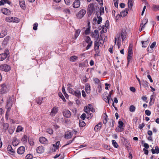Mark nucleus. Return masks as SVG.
Instances as JSON below:
<instances>
[{
    "mask_svg": "<svg viewBox=\"0 0 159 159\" xmlns=\"http://www.w3.org/2000/svg\"><path fill=\"white\" fill-rule=\"evenodd\" d=\"M1 89H0V94H3L8 92L10 90L9 86L5 83L2 84L1 85Z\"/></svg>",
    "mask_w": 159,
    "mask_h": 159,
    "instance_id": "f257e3e1",
    "label": "nucleus"
},
{
    "mask_svg": "<svg viewBox=\"0 0 159 159\" xmlns=\"http://www.w3.org/2000/svg\"><path fill=\"white\" fill-rule=\"evenodd\" d=\"M15 103V100L13 97H9L8 100H7L6 106L7 107V112L10 111L11 108L13 104Z\"/></svg>",
    "mask_w": 159,
    "mask_h": 159,
    "instance_id": "f03ea898",
    "label": "nucleus"
},
{
    "mask_svg": "<svg viewBox=\"0 0 159 159\" xmlns=\"http://www.w3.org/2000/svg\"><path fill=\"white\" fill-rule=\"evenodd\" d=\"M95 9L94 5L93 3H90L88 5L87 11V14L89 17H90L93 11H95Z\"/></svg>",
    "mask_w": 159,
    "mask_h": 159,
    "instance_id": "7ed1b4c3",
    "label": "nucleus"
},
{
    "mask_svg": "<svg viewBox=\"0 0 159 159\" xmlns=\"http://www.w3.org/2000/svg\"><path fill=\"white\" fill-rule=\"evenodd\" d=\"M10 57V52L8 49H6L3 53L0 54V61H3L6 58Z\"/></svg>",
    "mask_w": 159,
    "mask_h": 159,
    "instance_id": "20e7f679",
    "label": "nucleus"
},
{
    "mask_svg": "<svg viewBox=\"0 0 159 159\" xmlns=\"http://www.w3.org/2000/svg\"><path fill=\"white\" fill-rule=\"evenodd\" d=\"M0 70L6 72H8L11 70V67L8 65L3 64L0 65Z\"/></svg>",
    "mask_w": 159,
    "mask_h": 159,
    "instance_id": "39448f33",
    "label": "nucleus"
},
{
    "mask_svg": "<svg viewBox=\"0 0 159 159\" xmlns=\"http://www.w3.org/2000/svg\"><path fill=\"white\" fill-rule=\"evenodd\" d=\"M86 10L85 9H82L79 11L76 15V16L78 19L82 18L86 14Z\"/></svg>",
    "mask_w": 159,
    "mask_h": 159,
    "instance_id": "423d86ee",
    "label": "nucleus"
},
{
    "mask_svg": "<svg viewBox=\"0 0 159 159\" xmlns=\"http://www.w3.org/2000/svg\"><path fill=\"white\" fill-rule=\"evenodd\" d=\"M85 41L86 43L88 44L86 47V49L88 50L92 46L93 41L91 40L90 37L89 36H86V38L85 39Z\"/></svg>",
    "mask_w": 159,
    "mask_h": 159,
    "instance_id": "0eeeda50",
    "label": "nucleus"
},
{
    "mask_svg": "<svg viewBox=\"0 0 159 159\" xmlns=\"http://www.w3.org/2000/svg\"><path fill=\"white\" fill-rule=\"evenodd\" d=\"M124 124L122 120H119L118 121V129L117 128L116 129V131L117 130L119 132H122L124 129Z\"/></svg>",
    "mask_w": 159,
    "mask_h": 159,
    "instance_id": "6e6552de",
    "label": "nucleus"
},
{
    "mask_svg": "<svg viewBox=\"0 0 159 159\" xmlns=\"http://www.w3.org/2000/svg\"><path fill=\"white\" fill-rule=\"evenodd\" d=\"M120 143L122 146L130 145V143L128 139L122 136H120Z\"/></svg>",
    "mask_w": 159,
    "mask_h": 159,
    "instance_id": "1a4fd4ad",
    "label": "nucleus"
},
{
    "mask_svg": "<svg viewBox=\"0 0 159 159\" xmlns=\"http://www.w3.org/2000/svg\"><path fill=\"white\" fill-rule=\"evenodd\" d=\"M126 34L127 33L125 30L124 29H122L121 30L120 35L119 36V37L118 38V39H119V38H120V36H121L122 39V41H123L125 39Z\"/></svg>",
    "mask_w": 159,
    "mask_h": 159,
    "instance_id": "9d476101",
    "label": "nucleus"
},
{
    "mask_svg": "<svg viewBox=\"0 0 159 159\" xmlns=\"http://www.w3.org/2000/svg\"><path fill=\"white\" fill-rule=\"evenodd\" d=\"M62 114L65 117L69 118L71 116V113L68 109H66L64 110Z\"/></svg>",
    "mask_w": 159,
    "mask_h": 159,
    "instance_id": "9b49d317",
    "label": "nucleus"
},
{
    "mask_svg": "<svg viewBox=\"0 0 159 159\" xmlns=\"http://www.w3.org/2000/svg\"><path fill=\"white\" fill-rule=\"evenodd\" d=\"M103 99L106 103H108L109 104V100L110 98L107 95V92L104 93L102 96Z\"/></svg>",
    "mask_w": 159,
    "mask_h": 159,
    "instance_id": "f8f14e48",
    "label": "nucleus"
},
{
    "mask_svg": "<svg viewBox=\"0 0 159 159\" xmlns=\"http://www.w3.org/2000/svg\"><path fill=\"white\" fill-rule=\"evenodd\" d=\"M91 36L93 38L96 39L97 40L99 38L98 31V30H96L94 31V33L92 32L91 33Z\"/></svg>",
    "mask_w": 159,
    "mask_h": 159,
    "instance_id": "ddd939ff",
    "label": "nucleus"
},
{
    "mask_svg": "<svg viewBox=\"0 0 159 159\" xmlns=\"http://www.w3.org/2000/svg\"><path fill=\"white\" fill-rule=\"evenodd\" d=\"M1 11L2 13L7 15H9L11 13L9 10L6 8H4L1 9Z\"/></svg>",
    "mask_w": 159,
    "mask_h": 159,
    "instance_id": "4468645a",
    "label": "nucleus"
},
{
    "mask_svg": "<svg viewBox=\"0 0 159 159\" xmlns=\"http://www.w3.org/2000/svg\"><path fill=\"white\" fill-rule=\"evenodd\" d=\"M25 148L24 147L22 146L19 147L17 150V152L19 154H22L25 152Z\"/></svg>",
    "mask_w": 159,
    "mask_h": 159,
    "instance_id": "2eb2a0df",
    "label": "nucleus"
},
{
    "mask_svg": "<svg viewBox=\"0 0 159 159\" xmlns=\"http://www.w3.org/2000/svg\"><path fill=\"white\" fill-rule=\"evenodd\" d=\"M39 140L41 143L44 144H48V140L47 139L44 137H41L39 138Z\"/></svg>",
    "mask_w": 159,
    "mask_h": 159,
    "instance_id": "dca6fc26",
    "label": "nucleus"
},
{
    "mask_svg": "<svg viewBox=\"0 0 159 159\" xmlns=\"http://www.w3.org/2000/svg\"><path fill=\"white\" fill-rule=\"evenodd\" d=\"M7 150L9 154L11 155H14L15 152L12 149L11 146L10 145H8L7 148Z\"/></svg>",
    "mask_w": 159,
    "mask_h": 159,
    "instance_id": "f3484780",
    "label": "nucleus"
},
{
    "mask_svg": "<svg viewBox=\"0 0 159 159\" xmlns=\"http://www.w3.org/2000/svg\"><path fill=\"white\" fill-rule=\"evenodd\" d=\"M58 111V107H54L51 110L50 115L52 116H55Z\"/></svg>",
    "mask_w": 159,
    "mask_h": 159,
    "instance_id": "a211bd4d",
    "label": "nucleus"
},
{
    "mask_svg": "<svg viewBox=\"0 0 159 159\" xmlns=\"http://www.w3.org/2000/svg\"><path fill=\"white\" fill-rule=\"evenodd\" d=\"M10 38V37L9 36H7L2 41V45L4 46L6 45L8 43Z\"/></svg>",
    "mask_w": 159,
    "mask_h": 159,
    "instance_id": "6ab92c4d",
    "label": "nucleus"
},
{
    "mask_svg": "<svg viewBox=\"0 0 159 159\" xmlns=\"http://www.w3.org/2000/svg\"><path fill=\"white\" fill-rule=\"evenodd\" d=\"M129 9L128 8H126L125 9V10L122 11L120 12V16L122 17H125L128 13Z\"/></svg>",
    "mask_w": 159,
    "mask_h": 159,
    "instance_id": "aec40b11",
    "label": "nucleus"
},
{
    "mask_svg": "<svg viewBox=\"0 0 159 159\" xmlns=\"http://www.w3.org/2000/svg\"><path fill=\"white\" fill-rule=\"evenodd\" d=\"M36 152L38 153L39 154L43 153L44 152V148L42 146H39L36 149Z\"/></svg>",
    "mask_w": 159,
    "mask_h": 159,
    "instance_id": "412c9836",
    "label": "nucleus"
},
{
    "mask_svg": "<svg viewBox=\"0 0 159 159\" xmlns=\"http://www.w3.org/2000/svg\"><path fill=\"white\" fill-rule=\"evenodd\" d=\"M13 141L12 142V144L14 146H17L19 143V140L16 137H14Z\"/></svg>",
    "mask_w": 159,
    "mask_h": 159,
    "instance_id": "4be33fe9",
    "label": "nucleus"
},
{
    "mask_svg": "<svg viewBox=\"0 0 159 159\" xmlns=\"http://www.w3.org/2000/svg\"><path fill=\"white\" fill-rule=\"evenodd\" d=\"M80 1H75L73 3V7L74 8H78L80 7Z\"/></svg>",
    "mask_w": 159,
    "mask_h": 159,
    "instance_id": "5701e85b",
    "label": "nucleus"
},
{
    "mask_svg": "<svg viewBox=\"0 0 159 159\" xmlns=\"http://www.w3.org/2000/svg\"><path fill=\"white\" fill-rule=\"evenodd\" d=\"M19 3L20 7L23 9H25V4L24 0H20Z\"/></svg>",
    "mask_w": 159,
    "mask_h": 159,
    "instance_id": "b1692460",
    "label": "nucleus"
},
{
    "mask_svg": "<svg viewBox=\"0 0 159 159\" xmlns=\"http://www.w3.org/2000/svg\"><path fill=\"white\" fill-rule=\"evenodd\" d=\"M72 135L73 134L71 132L67 131L65 133V138L67 139H69L72 137Z\"/></svg>",
    "mask_w": 159,
    "mask_h": 159,
    "instance_id": "393cba45",
    "label": "nucleus"
},
{
    "mask_svg": "<svg viewBox=\"0 0 159 159\" xmlns=\"http://www.w3.org/2000/svg\"><path fill=\"white\" fill-rule=\"evenodd\" d=\"M80 32L81 30L80 29H78L76 30L75 31L74 37H73L72 38L75 40L79 36Z\"/></svg>",
    "mask_w": 159,
    "mask_h": 159,
    "instance_id": "a878e982",
    "label": "nucleus"
},
{
    "mask_svg": "<svg viewBox=\"0 0 159 159\" xmlns=\"http://www.w3.org/2000/svg\"><path fill=\"white\" fill-rule=\"evenodd\" d=\"M132 48V45L130 44L128 47V55H133Z\"/></svg>",
    "mask_w": 159,
    "mask_h": 159,
    "instance_id": "bb28decb",
    "label": "nucleus"
},
{
    "mask_svg": "<svg viewBox=\"0 0 159 159\" xmlns=\"http://www.w3.org/2000/svg\"><path fill=\"white\" fill-rule=\"evenodd\" d=\"M152 153L153 154L157 153L158 154L159 153V148L158 146H156L155 147V150L153 148L151 149Z\"/></svg>",
    "mask_w": 159,
    "mask_h": 159,
    "instance_id": "cd10ccee",
    "label": "nucleus"
},
{
    "mask_svg": "<svg viewBox=\"0 0 159 159\" xmlns=\"http://www.w3.org/2000/svg\"><path fill=\"white\" fill-rule=\"evenodd\" d=\"M7 34V30H2L0 34V38H2Z\"/></svg>",
    "mask_w": 159,
    "mask_h": 159,
    "instance_id": "c85d7f7f",
    "label": "nucleus"
},
{
    "mask_svg": "<svg viewBox=\"0 0 159 159\" xmlns=\"http://www.w3.org/2000/svg\"><path fill=\"white\" fill-rule=\"evenodd\" d=\"M72 95H75L76 97L79 98L81 97V93L80 90H77L74 91L73 93V94Z\"/></svg>",
    "mask_w": 159,
    "mask_h": 159,
    "instance_id": "c756f323",
    "label": "nucleus"
},
{
    "mask_svg": "<svg viewBox=\"0 0 159 159\" xmlns=\"http://www.w3.org/2000/svg\"><path fill=\"white\" fill-rule=\"evenodd\" d=\"M152 10L154 11H159V5L153 4L152 7Z\"/></svg>",
    "mask_w": 159,
    "mask_h": 159,
    "instance_id": "7c9ffc66",
    "label": "nucleus"
},
{
    "mask_svg": "<svg viewBox=\"0 0 159 159\" xmlns=\"http://www.w3.org/2000/svg\"><path fill=\"white\" fill-rule=\"evenodd\" d=\"M102 125V123H99L94 128V130L95 131H98V130L101 128Z\"/></svg>",
    "mask_w": 159,
    "mask_h": 159,
    "instance_id": "2f4dec72",
    "label": "nucleus"
},
{
    "mask_svg": "<svg viewBox=\"0 0 159 159\" xmlns=\"http://www.w3.org/2000/svg\"><path fill=\"white\" fill-rule=\"evenodd\" d=\"M3 131L4 132H5L9 128V124L7 123H4L3 124Z\"/></svg>",
    "mask_w": 159,
    "mask_h": 159,
    "instance_id": "473e14b6",
    "label": "nucleus"
},
{
    "mask_svg": "<svg viewBox=\"0 0 159 159\" xmlns=\"http://www.w3.org/2000/svg\"><path fill=\"white\" fill-rule=\"evenodd\" d=\"M85 89L86 93L88 94H89L90 93V86L89 84L87 83V85L85 87Z\"/></svg>",
    "mask_w": 159,
    "mask_h": 159,
    "instance_id": "72a5a7b5",
    "label": "nucleus"
},
{
    "mask_svg": "<svg viewBox=\"0 0 159 159\" xmlns=\"http://www.w3.org/2000/svg\"><path fill=\"white\" fill-rule=\"evenodd\" d=\"M78 57L75 55H73L70 57V61L72 62H75L78 59Z\"/></svg>",
    "mask_w": 159,
    "mask_h": 159,
    "instance_id": "f704fd0d",
    "label": "nucleus"
},
{
    "mask_svg": "<svg viewBox=\"0 0 159 159\" xmlns=\"http://www.w3.org/2000/svg\"><path fill=\"white\" fill-rule=\"evenodd\" d=\"M28 137L27 136L24 134L21 139V141L23 143H25L27 142Z\"/></svg>",
    "mask_w": 159,
    "mask_h": 159,
    "instance_id": "c9c22d12",
    "label": "nucleus"
},
{
    "mask_svg": "<svg viewBox=\"0 0 159 159\" xmlns=\"http://www.w3.org/2000/svg\"><path fill=\"white\" fill-rule=\"evenodd\" d=\"M142 23L140 24V27L141 26H142V28L144 29L145 27L146 24L148 22V20L147 19H145L143 20V21H142Z\"/></svg>",
    "mask_w": 159,
    "mask_h": 159,
    "instance_id": "e433bc0d",
    "label": "nucleus"
},
{
    "mask_svg": "<svg viewBox=\"0 0 159 159\" xmlns=\"http://www.w3.org/2000/svg\"><path fill=\"white\" fill-rule=\"evenodd\" d=\"M43 98L42 97H39L36 99V102L38 104L41 105V104Z\"/></svg>",
    "mask_w": 159,
    "mask_h": 159,
    "instance_id": "4c0bfd02",
    "label": "nucleus"
},
{
    "mask_svg": "<svg viewBox=\"0 0 159 159\" xmlns=\"http://www.w3.org/2000/svg\"><path fill=\"white\" fill-rule=\"evenodd\" d=\"M66 117L62 118L61 119V121L64 124H67L70 120L66 118Z\"/></svg>",
    "mask_w": 159,
    "mask_h": 159,
    "instance_id": "58836bf2",
    "label": "nucleus"
},
{
    "mask_svg": "<svg viewBox=\"0 0 159 159\" xmlns=\"http://www.w3.org/2000/svg\"><path fill=\"white\" fill-rule=\"evenodd\" d=\"M99 43L95 41L94 42V50L95 51H96V49L99 50Z\"/></svg>",
    "mask_w": 159,
    "mask_h": 159,
    "instance_id": "ea45409f",
    "label": "nucleus"
},
{
    "mask_svg": "<svg viewBox=\"0 0 159 159\" xmlns=\"http://www.w3.org/2000/svg\"><path fill=\"white\" fill-rule=\"evenodd\" d=\"M149 41L148 40L145 41H142L141 43L142 44V47L143 48L146 47L148 45Z\"/></svg>",
    "mask_w": 159,
    "mask_h": 159,
    "instance_id": "a19ab883",
    "label": "nucleus"
},
{
    "mask_svg": "<svg viewBox=\"0 0 159 159\" xmlns=\"http://www.w3.org/2000/svg\"><path fill=\"white\" fill-rule=\"evenodd\" d=\"M88 107L89 111H91L93 112H95V109L93 108V106L91 104H89Z\"/></svg>",
    "mask_w": 159,
    "mask_h": 159,
    "instance_id": "79ce46f5",
    "label": "nucleus"
},
{
    "mask_svg": "<svg viewBox=\"0 0 159 159\" xmlns=\"http://www.w3.org/2000/svg\"><path fill=\"white\" fill-rule=\"evenodd\" d=\"M62 93H63L64 95L66 98V99H68V98L69 97V95L66 93V91H65V87H64V86H63L62 87Z\"/></svg>",
    "mask_w": 159,
    "mask_h": 159,
    "instance_id": "37998d69",
    "label": "nucleus"
},
{
    "mask_svg": "<svg viewBox=\"0 0 159 159\" xmlns=\"http://www.w3.org/2000/svg\"><path fill=\"white\" fill-rule=\"evenodd\" d=\"M133 0H128V8L129 9H131L133 7Z\"/></svg>",
    "mask_w": 159,
    "mask_h": 159,
    "instance_id": "c03bdc74",
    "label": "nucleus"
},
{
    "mask_svg": "<svg viewBox=\"0 0 159 159\" xmlns=\"http://www.w3.org/2000/svg\"><path fill=\"white\" fill-rule=\"evenodd\" d=\"M104 118L103 120V122L104 124H106L107 123V119L108 118L106 112L104 113Z\"/></svg>",
    "mask_w": 159,
    "mask_h": 159,
    "instance_id": "a18cd8bd",
    "label": "nucleus"
},
{
    "mask_svg": "<svg viewBox=\"0 0 159 159\" xmlns=\"http://www.w3.org/2000/svg\"><path fill=\"white\" fill-rule=\"evenodd\" d=\"M85 112H86L87 113V116L88 117H87V118L89 120L91 119L93 116V114L92 113H89L88 111H85Z\"/></svg>",
    "mask_w": 159,
    "mask_h": 159,
    "instance_id": "49530a36",
    "label": "nucleus"
},
{
    "mask_svg": "<svg viewBox=\"0 0 159 159\" xmlns=\"http://www.w3.org/2000/svg\"><path fill=\"white\" fill-rule=\"evenodd\" d=\"M58 96L62 100L63 102H66V101L65 98L61 92L59 93Z\"/></svg>",
    "mask_w": 159,
    "mask_h": 159,
    "instance_id": "de8ad7c7",
    "label": "nucleus"
},
{
    "mask_svg": "<svg viewBox=\"0 0 159 159\" xmlns=\"http://www.w3.org/2000/svg\"><path fill=\"white\" fill-rule=\"evenodd\" d=\"M112 144L113 146H114V147L115 148H117L118 147L119 145L117 143H116V141L115 140H112Z\"/></svg>",
    "mask_w": 159,
    "mask_h": 159,
    "instance_id": "09e8293b",
    "label": "nucleus"
},
{
    "mask_svg": "<svg viewBox=\"0 0 159 159\" xmlns=\"http://www.w3.org/2000/svg\"><path fill=\"white\" fill-rule=\"evenodd\" d=\"M13 18V17L9 16L6 17L5 18V20L7 22H12Z\"/></svg>",
    "mask_w": 159,
    "mask_h": 159,
    "instance_id": "8fccbe9b",
    "label": "nucleus"
},
{
    "mask_svg": "<svg viewBox=\"0 0 159 159\" xmlns=\"http://www.w3.org/2000/svg\"><path fill=\"white\" fill-rule=\"evenodd\" d=\"M13 18L12 22L17 23L20 22V20L18 18L15 17H13Z\"/></svg>",
    "mask_w": 159,
    "mask_h": 159,
    "instance_id": "3c124183",
    "label": "nucleus"
},
{
    "mask_svg": "<svg viewBox=\"0 0 159 159\" xmlns=\"http://www.w3.org/2000/svg\"><path fill=\"white\" fill-rule=\"evenodd\" d=\"M85 122L83 120H79V125L80 127H83L85 125Z\"/></svg>",
    "mask_w": 159,
    "mask_h": 159,
    "instance_id": "603ef678",
    "label": "nucleus"
},
{
    "mask_svg": "<svg viewBox=\"0 0 159 159\" xmlns=\"http://www.w3.org/2000/svg\"><path fill=\"white\" fill-rule=\"evenodd\" d=\"M46 132L49 134H51L53 133V130L52 128H49L47 129Z\"/></svg>",
    "mask_w": 159,
    "mask_h": 159,
    "instance_id": "864d4df0",
    "label": "nucleus"
},
{
    "mask_svg": "<svg viewBox=\"0 0 159 159\" xmlns=\"http://www.w3.org/2000/svg\"><path fill=\"white\" fill-rule=\"evenodd\" d=\"M55 145H56L55 144H53L52 145L53 147L52 148V152H56V150L59 148H58Z\"/></svg>",
    "mask_w": 159,
    "mask_h": 159,
    "instance_id": "5fc2aeb1",
    "label": "nucleus"
},
{
    "mask_svg": "<svg viewBox=\"0 0 159 159\" xmlns=\"http://www.w3.org/2000/svg\"><path fill=\"white\" fill-rule=\"evenodd\" d=\"M23 129V127L20 125L18 126L17 128V129L16 130V132H19L21 131Z\"/></svg>",
    "mask_w": 159,
    "mask_h": 159,
    "instance_id": "6e6d98bb",
    "label": "nucleus"
},
{
    "mask_svg": "<svg viewBox=\"0 0 159 159\" xmlns=\"http://www.w3.org/2000/svg\"><path fill=\"white\" fill-rule=\"evenodd\" d=\"M135 110V107L134 105H131L129 108V111L131 112H134Z\"/></svg>",
    "mask_w": 159,
    "mask_h": 159,
    "instance_id": "4d7b16f0",
    "label": "nucleus"
},
{
    "mask_svg": "<svg viewBox=\"0 0 159 159\" xmlns=\"http://www.w3.org/2000/svg\"><path fill=\"white\" fill-rule=\"evenodd\" d=\"M143 83L142 84L143 85L144 87H148V83L147 81H144L143 80Z\"/></svg>",
    "mask_w": 159,
    "mask_h": 159,
    "instance_id": "13d9d810",
    "label": "nucleus"
},
{
    "mask_svg": "<svg viewBox=\"0 0 159 159\" xmlns=\"http://www.w3.org/2000/svg\"><path fill=\"white\" fill-rule=\"evenodd\" d=\"M132 55H128L127 57L128 61L127 65H128L129 64L130 61L132 59Z\"/></svg>",
    "mask_w": 159,
    "mask_h": 159,
    "instance_id": "bf43d9fd",
    "label": "nucleus"
},
{
    "mask_svg": "<svg viewBox=\"0 0 159 159\" xmlns=\"http://www.w3.org/2000/svg\"><path fill=\"white\" fill-rule=\"evenodd\" d=\"M33 158V155L31 154H27L25 157L26 159H32Z\"/></svg>",
    "mask_w": 159,
    "mask_h": 159,
    "instance_id": "052dcab7",
    "label": "nucleus"
},
{
    "mask_svg": "<svg viewBox=\"0 0 159 159\" xmlns=\"http://www.w3.org/2000/svg\"><path fill=\"white\" fill-rule=\"evenodd\" d=\"M28 142L30 146H33L34 144V142L33 139H29Z\"/></svg>",
    "mask_w": 159,
    "mask_h": 159,
    "instance_id": "680f3d73",
    "label": "nucleus"
},
{
    "mask_svg": "<svg viewBox=\"0 0 159 159\" xmlns=\"http://www.w3.org/2000/svg\"><path fill=\"white\" fill-rule=\"evenodd\" d=\"M79 67H84L86 66V64L84 62L79 63Z\"/></svg>",
    "mask_w": 159,
    "mask_h": 159,
    "instance_id": "e2e57ef3",
    "label": "nucleus"
},
{
    "mask_svg": "<svg viewBox=\"0 0 159 159\" xmlns=\"http://www.w3.org/2000/svg\"><path fill=\"white\" fill-rule=\"evenodd\" d=\"M90 27H87L86 30L85 31V34L88 35L89 34L90 32Z\"/></svg>",
    "mask_w": 159,
    "mask_h": 159,
    "instance_id": "0e129e2a",
    "label": "nucleus"
},
{
    "mask_svg": "<svg viewBox=\"0 0 159 159\" xmlns=\"http://www.w3.org/2000/svg\"><path fill=\"white\" fill-rule=\"evenodd\" d=\"M67 89L70 93L72 94H73L74 92L75 91L72 88L68 87Z\"/></svg>",
    "mask_w": 159,
    "mask_h": 159,
    "instance_id": "69168bd1",
    "label": "nucleus"
},
{
    "mask_svg": "<svg viewBox=\"0 0 159 159\" xmlns=\"http://www.w3.org/2000/svg\"><path fill=\"white\" fill-rule=\"evenodd\" d=\"M93 81H94L95 84H98L100 83V81L98 78H94L93 79Z\"/></svg>",
    "mask_w": 159,
    "mask_h": 159,
    "instance_id": "338daca9",
    "label": "nucleus"
},
{
    "mask_svg": "<svg viewBox=\"0 0 159 159\" xmlns=\"http://www.w3.org/2000/svg\"><path fill=\"white\" fill-rule=\"evenodd\" d=\"M104 10L103 7H101L100 8V15H102L104 13Z\"/></svg>",
    "mask_w": 159,
    "mask_h": 159,
    "instance_id": "774afa93",
    "label": "nucleus"
}]
</instances>
